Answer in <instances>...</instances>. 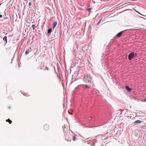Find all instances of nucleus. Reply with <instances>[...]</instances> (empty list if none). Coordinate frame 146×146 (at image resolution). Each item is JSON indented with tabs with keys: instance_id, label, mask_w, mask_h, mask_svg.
Here are the masks:
<instances>
[{
	"instance_id": "10",
	"label": "nucleus",
	"mask_w": 146,
	"mask_h": 146,
	"mask_svg": "<svg viewBox=\"0 0 146 146\" xmlns=\"http://www.w3.org/2000/svg\"><path fill=\"white\" fill-rule=\"evenodd\" d=\"M52 31V29H48V33H50Z\"/></svg>"
},
{
	"instance_id": "16",
	"label": "nucleus",
	"mask_w": 146,
	"mask_h": 146,
	"mask_svg": "<svg viewBox=\"0 0 146 146\" xmlns=\"http://www.w3.org/2000/svg\"><path fill=\"white\" fill-rule=\"evenodd\" d=\"M44 70H49V69L48 68L47 66H46L45 67Z\"/></svg>"
},
{
	"instance_id": "1",
	"label": "nucleus",
	"mask_w": 146,
	"mask_h": 146,
	"mask_svg": "<svg viewBox=\"0 0 146 146\" xmlns=\"http://www.w3.org/2000/svg\"><path fill=\"white\" fill-rule=\"evenodd\" d=\"M137 56L136 53H134V52H132L130 53L128 56V59L129 60H131L132 58L135 57Z\"/></svg>"
},
{
	"instance_id": "3",
	"label": "nucleus",
	"mask_w": 146,
	"mask_h": 146,
	"mask_svg": "<svg viewBox=\"0 0 146 146\" xmlns=\"http://www.w3.org/2000/svg\"><path fill=\"white\" fill-rule=\"evenodd\" d=\"M124 31H122L118 33L117 35V37H120L122 35V34L124 32Z\"/></svg>"
},
{
	"instance_id": "12",
	"label": "nucleus",
	"mask_w": 146,
	"mask_h": 146,
	"mask_svg": "<svg viewBox=\"0 0 146 146\" xmlns=\"http://www.w3.org/2000/svg\"><path fill=\"white\" fill-rule=\"evenodd\" d=\"M30 52V51L29 50H27L25 52V54H28Z\"/></svg>"
},
{
	"instance_id": "18",
	"label": "nucleus",
	"mask_w": 146,
	"mask_h": 146,
	"mask_svg": "<svg viewBox=\"0 0 146 146\" xmlns=\"http://www.w3.org/2000/svg\"><path fill=\"white\" fill-rule=\"evenodd\" d=\"M136 11L137 13H139V14H140V15H142L144 16V15H142V14H141L139 12H138V11Z\"/></svg>"
},
{
	"instance_id": "8",
	"label": "nucleus",
	"mask_w": 146,
	"mask_h": 146,
	"mask_svg": "<svg viewBox=\"0 0 146 146\" xmlns=\"http://www.w3.org/2000/svg\"><path fill=\"white\" fill-rule=\"evenodd\" d=\"M7 37L6 36H5L3 38V40L5 41L6 43H7Z\"/></svg>"
},
{
	"instance_id": "19",
	"label": "nucleus",
	"mask_w": 146,
	"mask_h": 146,
	"mask_svg": "<svg viewBox=\"0 0 146 146\" xmlns=\"http://www.w3.org/2000/svg\"><path fill=\"white\" fill-rule=\"evenodd\" d=\"M31 4H32L31 3V2H30L29 3V6H31Z\"/></svg>"
},
{
	"instance_id": "22",
	"label": "nucleus",
	"mask_w": 146,
	"mask_h": 146,
	"mask_svg": "<svg viewBox=\"0 0 146 146\" xmlns=\"http://www.w3.org/2000/svg\"><path fill=\"white\" fill-rule=\"evenodd\" d=\"M1 5V3L0 4V5Z\"/></svg>"
},
{
	"instance_id": "7",
	"label": "nucleus",
	"mask_w": 146,
	"mask_h": 146,
	"mask_svg": "<svg viewBox=\"0 0 146 146\" xmlns=\"http://www.w3.org/2000/svg\"><path fill=\"white\" fill-rule=\"evenodd\" d=\"M57 22L56 21H55L54 22L53 24V28L54 29L56 26L57 25Z\"/></svg>"
},
{
	"instance_id": "20",
	"label": "nucleus",
	"mask_w": 146,
	"mask_h": 146,
	"mask_svg": "<svg viewBox=\"0 0 146 146\" xmlns=\"http://www.w3.org/2000/svg\"><path fill=\"white\" fill-rule=\"evenodd\" d=\"M3 17V16L1 15H0V18H1Z\"/></svg>"
},
{
	"instance_id": "2",
	"label": "nucleus",
	"mask_w": 146,
	"mask_h": 146,
	"mask_svg": "<svg viewBox=\"0 0 146 146\" xmlns=\"http://www.w3.org/2000/svg\"><path fill=\"white\" fill-rule=\"evenodd\" d=\"M43 128L45 131H48L49 129V126L47 124H45L44 125Z\"/></svg>"
},
{
	"instance_id": "15",
	"label": "nucleus",
	"mask_w": 146,
	"mask_h": 146,
	"mask_svg": "<svg viewBox=\"0 0 146 146\" xmlns=\"http://www.w3.org/2000/svg\"><path fill=\"white\" fill-rule=\"evenodd\" d=\"M66 140L68 142H71V141L70 138L69 139H68H68H66Z\"/></svg>"
},
{
	"instance_id": "13",
	"label": "nucleus",
	"mask_w": 146,
	"mask_h": 146,
	"mask_svg": "<svg viewBox=\"0 0 146 146\" xmlns=\"http://www.w3.org/2000/svg\"><path fill=\"white\" fill-rule=\"evenodd\" d=\"M32 27L33 30H35L36 29V25H32Z\"/></svg>"
},
{
	"instance_id": "17",
	"label": "nucleus",
	"mask_w": 146,
	"mask_h": 146,
	"mask_svg": "<svg viewBox=\"0 0 146 146\" xmlns=\"http://www.w3.org/2000/svg\"><path fill=\"white\" fill-rule=\"evenodd\" d=\"M84 86H85V88H87L88 89L89 88V87L87 85H84Z\"/></svg>"
},
{
	"instance_id": "6",
	"label": "nucleus",
	"mask_w": 146,
	"mask_h": 146,
	"mask_svg": "<svg viewBox=\"0 0 146 146\" xmlns=\"http://www.w3.org/2000/svg\"><path fill=\"white\" fill-rule=\"evenodd\" d=\"M125 88L126 90L128 92L130 91L131 90V88L129 87L128 86H125Z\"/></svg>"
},
{
	"instance_id": "21",
	"label": "nucleus",
	"mask_w": 146,
	"mask_h": 146,
	"mask_svg": "<svg viewBox=\"0 0 146 146\" xmlns=\"http://www.w3.org/2000/svg\"><path fill=\"white\" fill-rule=\"evenodd\" d=\"M145 100V102H146V99Z\"/></svg>"
},
{
	"instance_id": "14",
	"label": "nucleus",
	"mask_w": 146,
	"mask_h": 146,
	"mask_svg": "<svg viewBox=\"0 0 146 146\" xmlns=\"http://www.w3.org/2000/svg\"><path fill=\"white\" fill-rule=\"evenodd\" d=\"M86 9L88 11L90 12L91 10L92 9L88 8H87Z\"/></svg>"
},
{
	"instance_id": "5",
	"label": "nucleus",
	"mask_w": 146,
	"mask_h": 146,
	"mask_svg": "<svg viewBox=\"0 0 146 146\" xmlns=\"http://www.w3.org/2000/svg\"><path fill=\"white\" fill-rule=\"evenodd\" d=\"M142 122V121L139 120H137L136 121H135L134 123V124H138V123H141Z\"/></svg>"
},
{
	"instance_id": "9",
	"label": "nucleus",
	"mask_w": 146,
	"mask_h": 146,
	"mask_svg": "<svg viewBox=\"0 0 146 146\" xmlns=\"http://www.w3.org/2000/svg\"><path fill=\"white\" fill-rule=\"evenodd\" d=\"M7 122H8L9 124H11L12 123V121L10 120L9 119H8L6 120Z\"/></svg>"
},
{
	"instance_id": "11",
	"label": "nucleus",
	"mask_w": 146,
	"mask_h": 146,
	"mask_svg": "<svg viewBox=\"0 0 146 146\" xmlns=\"http://www.w3.org/2000/svg\"><path fill=\"white\" fill-rule=\"evenodd\" d=\"M72 139L74 141H75L76 138V137L75 136H72Z\"/></svg>"
},
{
	"instance_id": "4",
	"label": "nucleus",
	"mask_w": 146,
	"mask_h": 146,
	"mask_svg": "<svg viewBox=\"0 0 146 146\" xmlns=\"http://www.w3.org/2000/svg\"><path fill=\"white\" fill-rule=\"evenodd\" d=\"M88 77L87 76H85L84 78V80L85 82H87L88 80Z\"/></svg>"
}]
</instances>
